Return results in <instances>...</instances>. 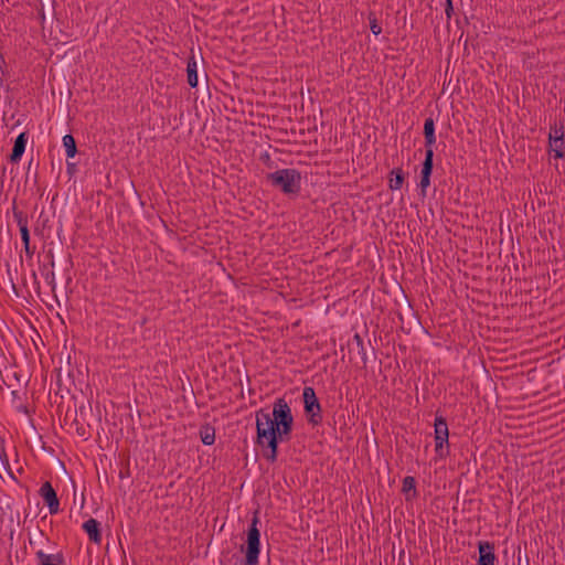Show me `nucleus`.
Instances as JSON below:
<instances>
[{
    "mask_svg": "<svg viewBox=\"0 0 565 565\" xmlns=\"http://www.w3.org/2000/svg\"><path fill=\"white\" fill-rule=\"evenodd\" d=\"M294 416L285 398H277L273 412L265 408L256 412V445L262 448L263 457L270 463L277 461L280 443L291 439Z\"/></svg>",
    "mask_w": 565,
    "mask_h": 565,
    "instance_id": "nucleus-1",
    "label": "nucleus"
},
{
    "mask_svg": "<svg viewBox=\"0 0 565 565\" xmlns=\"http://www.w3.org/2000/svg\"><path fill=\"white\" fill-rule=\"evenodd\" d=\"M259 510H255L253 519L246 531V539L244 544L241 545V552L244 553V565H258L259 553H260V531L258 529L259 523Z\"/></svg>",
    "mask_w": 565,
    "mask_h": 565,
    "instance_id": "nucleus-2",
    "label": "nucleus"
},
{
    "mask_svg": "<svg viewBox=\"0 0 565 565\" xmlns=\"http://www.w3.org/2000/svg\"><path fill=\"white\" fill-rule=\"evenodd\" d=\"M271 186L279 189L284 194H298L301 188V173L297 169H279L266 175Z\"/></svg>",
    "mask_w": 565,
    "mask_h": 565,
    "instance_id": "nucleus-3",
    "label": "nucleus"
},
{
    "mask_svg": "<svg viewBox=\"0 0 565 565\" xmlns=\"http://www.w3.org/2000/svg\"><path fill=\"white\" fill-rule=\"evenodd\" d=\"M303 411L307 422L312 426L322 423V408L316 391L311 386H305L302 391Z\"/></svg>",
    "mask_w": 565,
    "mask_h": 565,
    "instance_id": "nucleus-4",
    "label": "nucleus"
},
{
    "mask_svg": "<svg viewBox=\"0 0 565 565\" xmlns=\"http://www.w3.org/2000/svg\"><path fill=\"white\" fill-rule=\"evenodd\" d=\"M435 451L441 459L450 455L449 451V429L444 416L436 414L435 422Z\"/></svg>",
    "mask_w": 565,
    "mask_h": 565,
    "instance_id": "nucleus-5",
    "label": "nucleus"
},
{
    "mask_svg": "<svg viewBox=\"0 0 565 565\" xmlns=\"http://www.w3.org/2000/svg\"><path fill=\"white\" fill-rule=\"evenodd\" d=\"M478 546V559L476 565H495L498 557L495 555V545L490 541H479Z\"/></svg>",
    "mask_w": 565,
    "mask_h": 565,
    "instance_id": "nucleus-6",
    "label": "nucleus"
},
{
    "mask_svg": "<svg viewBox=\"0 0 565 565\" xmlns=\"http://www.w3.org/2000/svg\"><path fill=\"white\" fill-rule=\"evenodd\" d=\"M39 494L47 505L51 514H56L60 511V500L57 498L56 491L54 490L50 481H45L41 486Z\"/></svg>",
    "mask_w": 565,
    "mask_h": 565,
    "instance_id": "nucleus-7",
    "label": "nucleus"
},
{
    "mask_svg": "<svg viewBox=\"0 0 565 565\" xmlns=\"http://www.w3.org/2000/svg\"><path fill=\"white\" fill-rule=\"evenodd\" d=\"M26 141H28V132L26 131L21 132L15 138L12 151L9 156L10 162L18 163L21 160V158L24 153V150H25Z\"/></svg>",
    "mask_w": 565,
    "mask_h": 565,
    "instance_id": "nucleus-8",
    "label": "nucleus"
},
{
    "mask_svg": "<svg viewBox=\"0 0 565 565\" xmlns=\"http://www.w3.org/2000/svg\"><path fill=\"white\" fill-rule=\"evenodd\" d=\"M83 530L89 537V541L99 544L102 542V530L100 523L96 519H88L82 525Z\"/></svg>",
    "mask_w": 565,
    "mask_h": 565,
    "instance_id": "nucleus-9",
    "label": "nucleus"
},
{
    "mask_svg": "<svg viewBox=\"0 0 565 565\" xmlns=\"http://www.w3.org/2000/svg\"><path fill=\"white\" fill-rule=\"evenodd\" d=\"M38 565H63L64 555L62 553L46 554L42 550L35 553Z\"/></svg>",
    "mask_w": 565,
    "mask_h": 565,
    "instance_id": "nucleus-10",
    "label": "nucleus"
},
{
    "mask_svg": "<svg viewBox=\"0 0 565 565\" xmlns=\"http://www.w3.org/2000/svg\"><path fill=\"white\" fill-rule=\"evenodd\" d=\"M423 134L425 138V148H433L436 142L435 120L433 117H427L425 119Z\"/></svg>",
    "mask_w": 565,
    "mask_h": 565,
    "instance_id": "nucleus-11",
    "label": "nucleus"
},
{
    "mask_svg": "<svg viewBox=\"0 0 565 565\" xmlns=\"http://www.w3.org/2000/svg\"><path fill=\"white\" fill-rule=\"evenodd\" d=\"M186 82L190 87H192V88L198 87V84H199L198 65H196L195 57L193 54L189 57L188 64H186Z\"/></svg>",
    "mask_w": 565,
    "mask_h": 565,
    "instance_id": "nucleus-12",
    "label": "nucleus"
},
{
    "mask_svg": "<svg viewBox=\"0 0 565 565\" xmlns=\"http://www.w3.org/2000/svg\"><path fill=\"white\" fill-rule=\"evenodd\" d=\"M405 172L402 168H394L388 175V188L393 191L399 190L405 181Z\"/></svg>",
    "mask_w": 565,
    "mask_h": 565,
    "instance_id": "nucleus-13",
    "label": "nucleus"
},
{
    "mask_svg": "<svg viewBox=\"0 0 565 565\" xmlns=\"http://www.w3.org/2000/svg\"><path fill=\"white\" fill-rule=\"evenodd\" d=\"M402 492L406 497V501H412L417 498L416 480L412 476H406L403 479Z\"/></svg>",
    "mask_w": 565,
    "mask_h": 565,
    "instance_id": "nucleus-14",
    "label": "nucleus"
},
{
    "mask_svg": "<svg viewBox=\"0 0 565 565\" xmlns=\"http://www.w3.org/2000/svg\"><path fill=\"white\" fill-rule=\"evenodd\" d=\"M199 435L201 441L206 446H211L215 441V428L209 423H205L200 427Z\"/></svg>",
    "mask_w": 565,
    "mask_h": 565,
    "instance_id": "nucleus-15",
    "label": "nucleus"
},
{
    "mask_svg": "<svg viewBox=\"0 0 565 565\" xmlns=\"http://www.w3.org/2000/svg\"><path fill=\"white\" fill-rule=\"evenodd\" d=\"M62 141L65 148L66 158L73 159L78 152L75 138L73 137V135L67 134L63 137Z\"/></svg>",
    "mask_w": 565,
    "mask_h": 565,
    "instance_id": "nucleus-16",
    "label": "nucleus"
},
{
    "mask_svg": "<svg viewBox=\"0 0 565 565\" xmlns=\"http://www.w3.org/2000/svg\"><path fill=\"white\" fill-rule=\"evenodd\" d=\"M12 214H13L14 221L17 222L19 228L28 227V214L25 212H23L22 210L18 209L15 200H13V204H12Z\"/></svg>",
    "mask_w": 565,
    "mask_h": 565,
    "instance_id": "nucleus-17",
    "label": "nucleus"
},
{
    "mask_svg": "<svg viewBox=\"0 0 565 565\" xmlns=\"http://www.w3.org/2000/svg\"><path fill=\"white\" fill-rule=\"evenodd\" d=\"M49 267L50 266H47V265H43V270H45V273H43V276H44L45 281L51 286L52 294H53L57 305L60 306V300L55 294V289H56L55 271L53 270V268L49 269Z\"/></svg>",
    "mask_w": 565,
    "mask_h": 565,
    "instance_id": "nucleus-18",
    "label": "nucleus"
},
{
    "mask_svg": "<svg viewBox=\"0 0 565 565\" xmlns=\"http://www.w3.org/2000/svg\"><path fill=\"white\" fill-rule=\"evenodd\" d=\"M550 150L554 152V157L556 159H562L565 156V142L564 138L557 139V142H555V139H550Z\"/></svg>",
    "mask_w": 565,
    "mask_h": 565,
    "instance_id": "nucleus-19",
    "label": "nucleus"
},
{
    "mask_svg": "<svg viewBox=\"0 0 565 565\" xmlns=\"http://www.w3.org/2000/svg\"><path fill=\"white\" fill-rule=\"evenodd\" d=\"M434 169V149L433 148H425V159L422 163V170L420 172L425 173H433Z\"/></svg>",
    "mask_w": 565,
    "mask_h": 565,
    "instance_id": "nucleus-20",
    "label": "nucleus"
},
{
    "mask_svg": "<svg viewBox=\"0 0 565 565\" xmlns=\"http://www.w3.org/2000/svg\"><path fill=\"white\" fill-rule=\"evenodd\" d=\"M353 341L356 344L358 352H359V354L361 356V360H362V363H363V367H366L367 355H366V351H365V348H364L363 339H362V337L359 333H355L354 337H353Z\"/></svg>",
    "mask_w": 565,
    "mask_h": 565,
    "instance_id": "nucleus-21",
    "label": "nucleus"
},
{
    "mask_svg": "<svg viewBox=\"0 0 565 565\" xmlns=\"http://www.w3.org/2000/svg\"><path fill=\"white\" fill-rule=\"evenodd\" d=\"M564 137H565L564 124L562 120L559 121V126H557V124H554L553 126L550 127L548 140L555 139V142H557V139H561Z\"/></svg>",
    "mask_w": 565,
    "mask_h": 565,
    "instance_id": "nucleus-22",
    "label": "nucleus"
},
{
    "mask_svg": "<svg viewBox=\"0 0 565 565\" xmlns=\"http://www.w3.org/2000/svg\"><path fill=\"white\" fill-rule=\"evenodd\" d=\"M76 409L74 411V414L76 415ZM72 426L75 427V430H76V434L79 436V437H83L85 440L88 438V433H87V429H86V426L81 423L77 417L75 416L72 424Z\"/></svg>",
    "mask_w": 565,
    "mask_h": 565,
    "instance_id": "nucleus-23",
    "label": "nucleus"
},
{
    "mask_svg": "<svg viewBox=\"0 0 565 565\" xmlns=\"http://www.w3.org/2000/svg\"><path fill=\"white\" fill-rule=\"evenodd\" d=\"M0 463H1L2 468L8 472L9 477L12 480L17 481V478H15L13 471L11 470V467H10V463L8 460V456H7L3 447L1 448V452H0Z\"/></svg>",
    "mask_w": 565,
    "mask_h": 565,
    "instance_id": "nucleus-24",
    "label": "nucleus"
},
{
    "mask_svg": "<svg viewBox=\"0 0 565 565\" xmlns=\"http://www.w3.org/2000/svg\"><path fill=\"white\" fill-rule=\"evenodd\" d=\"M430 177H431L430 173L420 172V180H419L418 186L420 189V193H422L423 198L426 196L427 188L430 185Z\"/></svg>",
    "mask_w": 565,
    "mask_h": 565,
    "instance_id": "nucleus-25",
    "label": "nucleus"
},
{
    "mask_svg": "<svg viewBox=\"0 0 565 565\" xmlns=\"http://www.w3.org/2000/svg\"><path fill=\"white\" fill-rule=\"evenodd\" d=\"M367 19H369V22H370V29L372 31V33L374 35H379L382 33V26L380 25L376 17H375V13L374 12H370L369 15H367Z\"/></svg>",
    "mask_w": 565,
    "mask_h": 565,
    "instance_id": "nucleus-26",
    "label": "nucleus"
},
{
    "mask_svg": "<svg viewBox=\"0 0 565 565\" xmlns=\"http://www.w3.org/2000/svg\"><path fill=\"white\" fill-rule=\"evenodd\" d=\"M19 230H20V235H21L22 244L23 245L30 244L31 237H30L29 227L19 228Z\"/></svg>",
    "mask_w": 565,
    "mask_h": 565,
    "instance_id": "nucleus-27",
    "label": "nucleus"
},
{
    "mask_svg": "<svg viewBox=\"0 0 565 565\" xmlns=\"http://www.w3.org/2000/svg\"><path fill=\"white\" fill-rule=\"evenodd\" d=\"M66 172L70 177H73L77 172V163L72 162V161H70V159H67Z\"/></svg>",
    "mask_w": 565,
    "mask_h": 565,
    "instance_id": "nucleus-28",
    "label": "nucleus"
},
{
    "mask_svg": "<svg viewBox=\"0 0 565 565\" xmlns=\"http://www.w3.org/2000/svg\"><path fill=\"white\" fill-rule=\"evenodd\" d=\"M404 298H405V302H404V306H405V313L406 315H411L413 318L417 319V316L407 298L406 295H404Z\"/></svg>",
    "mask_w": 565,
    "mask_h": 565,
    "instance_id": "nucleus-29",
    "label": "nucleus"
},
{
    "mask_svg": "<svg viewBox=\"0 0 565 565\" xmlns=\"http://www.w3.org/2000/svg\"><path fill=\"white\" fill-rule=\"evenodd\" d=\"M445 12H446L447 18L450 19L454 13L452 0H446Z\"/></svg>",
    "mask_w": 565,
    "mask_h": 565,
    "instance_id": "nucleus-30",
    "label": "nucleus"
},
{
    "mask_svg": "<svg viewBox=\"0 0 565 565\" xmlns=\"http://www.w3.org/2000/svg\"><path fill=\"white\" fill-rule=\"evenodd\" d=\"M7 267H8L7 271H8V275H9V277H10L11 291H12V294H13L14 296L19 297V290H18V288H17V286H15L14 281H13V278L11 277V273H10V266H9V264L7 265Z\"/></svg>",
    "mask_w": 565,
    "mask_h": 565,
    "instance_id": "nucleus-31",
    "label": "nucleus"
},
{
    "mask_svg": "<svg viewBox=\"0 0 565 565\" xmlns=\"http://www.w3.org/2000/svg\"><path fill=\"white\" fill-rule=\"evenodd\" d=\"M46 258L49 260L46 265L50 266L51 268H54V266H55L54 254L51 248L46 252Z\"/></svg>",
    "mask_w": 565,
    "mask_h": 565,
    "instance_id": "nucleus-32",
    "label": "nucleus"
},
{
    "mask_svg": "<svg viewBox=\"0 0 565 565\" xmlns=\"http://www.w3.org/2000/svg\"><path fill=\"white\" fill-rule=\"evenodd\" d=\"M26 256L32 257L34 249L31 248L30 244L23 245Z\"/></svg>",
    "mask_w": 565,
    "mask_h": 565,
    "instance_id": "nucleus-33",
    "label": "nucleus"
},
{
    "mask_svg": "<svg viewBox=\"0 0 565 565\" xmlns=\"http://www.w3.org/2000/svg\"><path fill=\"white\" fill-rule=\"evenodd\" d=\"M38 15H39V19H40L42 22L45 20V13H44L43 9H41V10L39 11Z\"/></svg>",
    "mask_w": 565,
    "mask_h": 565,
    "instance_id": "nucleus-34",
    "label": "nucleus"
},
{
    "mask_svg": "<svg viewBox=\"0 0 565 565\" xmlns=\"http://www.w3.org/2000/svg\"><path fill=\"white\" fill-rule=\"evenodd\" d=\"M36 534H38V536L45 537V540H49V537L45 536L44 532L40 529L38 530Z\"/></svg>",
    "mask_w": 565,
    "mask_h": 565,
    "instance_id": "nucleus-35",
    "label": "nucleus"
},
{
    "mask_svg": "<svg viewBox=\"0 0 565 565\" xmlns=\"http://www.w3.org/2000/svg\"><path fill=\"white\" fill-rule=\"evenodd\" d=\"M11 395H12L13 399L20 398L18 391H12Z\"/></svg>",
    "mask_w": 565,
    "mask_h": 565,
    "instance_id": "nucleus-36",
    "label": "nucleus"
},
{
    "mask_svg": "<svg viewBox=\"0 0 565 565\" xmlns=\"http://www.w3.org/2000/svg\"><path fill=\"white\" fill-rule=\"evenodd\" d=\"M31 166H33V159H31V160L29 161V164H28V173H30V171H31Z\"/></svg>",
    "mask_w": 565,
    "mask_h": 565,
    "instance_id": "nucleus-37",
    "label": "nucleus"
},
{
    "mask_svg": "<svg viewBox=\"0 0 565 565\" xmlns=\"http://www.w3.org/2000/svg\"><path fill=\"white\" fill-rule=\"evenodd\" d=\"M72 282V277L71 276H67L66 277V285H70Z\"/></svg>",
    "mask_w": 565,
    "mask_h": 565,
    "instance_id": "nucleus-38",
    "label": "nucleus"
},
{
    "mask_svg": "<svg viewBox=\"0 0 565 565\" xmlns=\"http://www.w3.org/2000/svg\"><path fill=\"white\" fill-rule=\"evenodd\" d=\"M146 321H147V318H146V317H143V318L141 319V321H140V324H141V326H142V324H145V323H146Z\"/></svg>",
    "mask_w": 565,
    "mask_h": 565,
    "instance_id": "nucleus-39",
    "label": "nucleus"
},
{
    "mask_svg": "<svg viewBox=\"0 0 565 565\" xmlns=\"http://www.w3.org/2000/svg\"><path fill=\"white\" fill-rule=\"evenodd\" d=\"M398 318H399L401 322L403 323V316L401 312H398Z\"/></svg>",
    "mask_w": 565,
    "mask_h": 565,
    "instance_id": "nucleus-40",
    "label": "nucleus"
},
{
    "mask_svg": "<svg viewBox=\"0 0 565 565\" xmlns=\"http://www.w3.org/2000/svg\"><path fill=\"white\" fill-rule=\"evenodd\" d=\"M68 264H70V267H72V266H73V262H72V258H71V257H70V259H68Z\"/></svg>",
    "mask_w": 565,
    "mask_h": 565,
    "instance_id": "nucleus-41",
    "label": "nucleus"
},
{
    "mask_svg": "<svg viewBox=\"0 0 565 565\" xmlns=\"http://www.w3.org/2000/svg\"><path fill=\"white\" fill-rule=\"evenodd\" d=\"M404 557V551L401 552L399 561Z\"/></svg>",
    "mask_w": 565,
    "mask_h": 565,
    "instance_id": "nucleus-42",
    "label": "nucleus"
},
{
    "mask_svg": "<svg viewBox=\"0 0 565 565\" xmlns=\"http://www.w3.org/2000/svg\"><path fill=\"white\" fill-rule=\"evenodd\" d=\"M38 537L39 536H38L36 532H34V541H38Z\"/></svg>",
    "mask_w": 565,
    "mask_h": 565,
    "instance_id": "nucleus-43",
    "label": "nucleus"
},
{
    "mask_svg": "<svg viewBox=\"0 0 565 565\" xmlns=\"http://www.w3.org/2000/svg\"><path fill=\"white\" fill-rule=\"evenodd\" d=\"M4 173H6V167H3V169H2V175H4Z\"/></svg>",
    "mask_w": 565,
    "mask_h": 565,
    "instance_id": "nucleus-44",
    "label": "nucleus"
},
{
    "mask_svg": "<svg viewBox=\"0 0 565 565\" xmlns=\"http://www.w3.org/2000/svg\"><path fill=\"white\" fill-rule=\"evenodd\" d=\"M126 477V473L120 472V478Z\"/></svg>",
    "mask_w": 565,
    "mask_h": 565,
    "instance_id": "nucleus-45",
    "label": "nucleus"
},
{
    "mask_svg": "<svg viewBox=\"0 0 565 565\" xmlns=\"http://www.w3.org/2000/svg\"><path fill=\"white\" fill-rule=\"evenodd\" d=\"M126 477V473L120 472V478Z\"/></svg>",
    "mask_w": 565,
    "mask_h": 565,
    "instance_id": "nucleus-46",
    "label": "nucleus"
},
{
    "mask_svg": "<svg viewBox=\"0 0 565 565\" xmlns=\"http://www.w3.org/2000/svg\"><path fill=\"white\" fill-rule=\"evenodd\" d=\"M38 167H39V162L35 163V171L38 170Z\"/></svg>",
    "mask_w": 565,
    "mask_h": 565,
    "instance_id": "nucleus-47",
    "label": "nucleus"
},
{
    "mask_svg": "<svg viewBox=\"0 0 565 565\" xmlns=\"http://www.w3.org/2000/svg\"><path fill=\"white\" fill-rule=\"evenodd\" d=\"M408 565H413V563H412V561H411V559L408 561Z\"/></svg>",
    "mask_w": 565,
    "mask_h": 565,
    "instance_id": "nucleus-48",
    "label": "nucleus"
},
{
    "mask_svg": "<svg viewBox=\"0 0 565 565\" xmlns=\"http://www.w3.org/2000/svg\"><path fill=\"white\" fill-rule=\"evenodd\" d=\"M403 565H406L405 563H403Z\"/></svg>",
    "mask_w": 565,
    "mask_h": 565,
    "instance_id": "nucleus-49",
    "label": "nucleus"
},
{
    "mask_svg": "<svg viewBox=\"0 0 565 565\" xmlns=\"http://www.w3.org/2000/svg\"><path fill=\"white\" fill-rule=\"evenodd\" d=\"M403 565H406L405 563H403Z\"/></svg>",
    "mask_w": 565,
    "mask_h": 565,
    "instance_id": "nucleus-50",
    "label": "nucleus"
}]
</instances>
